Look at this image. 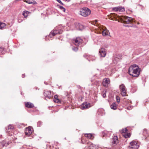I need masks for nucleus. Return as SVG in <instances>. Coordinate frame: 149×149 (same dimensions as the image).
Returning <instances> with one entry per match:
<instances>
[{
  "label": "nucleus",
  "mask_w": 149,
  "mask_h": 149,
  "mask_svg": "<svg viewBox=\"0 0 149 149\" xmlns=\"http://www.w3.org/2000/svg\"><path fill=\"white\" fill-rule=\"evenodd\" d=\"M72 49L73 51H77L78 50V48L77 47H73Z\"/></svg>",
  "instance_id": "33"
},
{
  "label": "nucleus",
  "mask_w": 149,
  "mask_h": 149,
  "mask_svg": "<svg viewBox=\"0 0 149 149\" xmlns=\"http://www.w3.org/2000/svg\"><path fill=\"white\" fill-rule=\"evenodd\" d=\"M29 13V12L27 11H24L23 12L22 15L25 18H26L28 16Z\"/></svg>",
  "instance_id": "20"
},
{
  "label": "nucleus",
  "mask_w": 149,
  "mask_h": 149,
  "mask_svg": "<svg viewBox=\"0 0 149 149\" xmlns=\"http://www.w3.org/2000/svg\"><path fill=\"white\" fill-rule=\"evenodd\" d=\"M119 88L120 91V94L122 96H127V89L123 84H122L120 85Z\"/></svg>",
  "instance_id": "4"
},
{
  "label": "nucleus",
  "mask_w": 149,
  "mask_h": 149,
  "mask_svg": "<svg viewBox=\"0 0 149 149\" xmlns=\"http://www.w3.org/2000/svg\"><path fill=\"white\" fill-rule=\"evenodd\" d=\"M110 83V80L109 78H105L103 80V84L105 87L108 86V85Z\"/></svg>",
  "instance_id": "12"
},
{
  "label": "nucleus",
  "mask_w": 149,
  "mask_h": 149,
  "mask_svg": "<svg viewBox=\"0 0 149 149\" xmlns=\"http://www.w3.org/2000/svg\"><path fill=\"white\" fill-rule=\"evenodd\" d=\"M119 60L118 58H117V57H116L114 58V60H113V62L115 63H116V62H117Z\"/></svg>",
  "instance_id": "27"
},
{
  "label": "nucleus",
  "mask_w": 149,
  "mask_h": 149,
  "mask_svg": "<svg viewBox=\"0 0 149 149\" xmlns=\"http://www.w3.org/2000/svg\"><path fill=\"white\" fill-rule=\"evenodd\" d=\"M102 33L103 36H108L110 34L109 31L107 29H103L102 32Z\"/></svg>",
  "instance_id": "16"
},
{
  "label": "nucleus",
  "mask_w": 149,
  "mask_h": 149,
  "mask_svg": "<svg viewBox=\"0 0 149 149\" xmlns=\"http://www.w3.org/2000/svg\"><path fill=\"white\" fill-rule=\"evenodd\" d=\"M37 3L34 0L31 1L30 4H36Z\"/></svg>",
  "instance_id": "30"
},
{
  "label": "nucleus",
  "mask_w": 149,
  "mask_h": 149,
  "mask_svg": "<svg viewBox=\"0 0 149 149\" xmlns=\"http://www.w3.org/2000/svg\"><path fill=\"white\" fill-rule=\"evenodd\" d=\"M95 21L96 22H97V20H96Z\"/></svg>",
  "instance_id": "45"
},
{
  "label": "nucleus",
  "mask_w": 149,
  "mask_h": 149,
  "mask_svg": "<svg viewBox=\"0 0 149 149\" xmlns=\"http://www.w3.org/2000/svg\"><path fill=\"white\" fill-rule=\"evenodd\" d=\"M137 24H139V22H138Z\"/></svg>",
  "instance_id": "43"
},
{
  "label": "nucleus",
  "mask_w": 149,
  "mask_h": 149,
  "mask_svg": "<svg viewBox=\"0 0 149 149\" xmlns=\"http://www.w3.org/2000/svg\"><path fill=\"white\" fill-rule=\"evenodd\" d=\"M25 2L29 4H30L31 1L30 0H25Z\"/></svg>",
  "instance_id": "37"
},
{
  "label": "nucleus",
  "mask_w": 149,
  "mask_h": 149,
  "mask_svg": "<svg viewBox=\"0 0 149 149\" xmlns=\"http://www.w3.org/2000/svg\"><path fill=\"white\" fill-rule=\"evenodd\" d=\"M110 16L115 19V20L118 21L119 22H123L125 24H129L133 21V18L127 16H117L115 13L111 14Z\"/></svg>",
  "instance_id": "1"
},
{
  "label": "nucleus",
  "mask_w": 149,
  "mask_h": 149,
  "mask_svg": "<svg viewBox=\"0 0 149 149\" xmlns=\"http://www.w3.org/2000/svg\"><path fill=\"white\" fill-rule=\"evenodd\" d=\"M127 128L123 129L121 130V132L123 134H124V133H126L127 132Z\"/></svg>",
  "instance_id": "25"
},
{
  "label": "nucleus",
  "mask_w": 149,
  "mask_h": 149,
  "mask_svg": "<svg viewBox=\"0 0 149 149\" xmlns=\"http://www.w3.org/2000/svg\"><path fill=\"white\" fill-rule=\"evenodd\" d=\"M22 77L23 78H24V74H22Z\"/></svg>",
  "instance_id": "40"
},
{
  "label": "nucleus",
  "mask_w": 149,
  "mask_h": 149,
  "mask_svg": "<svg viewBox=\"0 0 149 149\" xmlns=\"http://www.w3.org/2000/svg\"><path fill=\"white\" fill-rule=\"evenodd\" d=\"M86 143H87L88 145V147H89V149H96V146L93 144L91 143L86 142Z\"/></svg>",
  "instance_id": "14"
},
{
  "label": "nucleus",
  "mask_w": 149,
  "mask_h": 149,
  "mask_svg": "<svg viewBox=\"0 0 149 149\" xmlns=\"http://www.w3.org/2000/svg\"><path fill=\"white\" fill-rule=\"evenodd\" d=\"M92 106L91 105V104L89 103H88L87 102H85L83 103L81 105V109H88Z\"/></svg>",
  "instance_id": "8"
},
{
  "label": "nucleus",
  "mask_w": 149,
  "mask_h": 149,
  "mask_svg": "<svg viewBox=\"0 0 149 149\" xmlns=\"http://www.w3.org/2000/svg\"><path fill=\"white\" fill-rule=\"evenodd\" d=\"M44 95L45 97H47L48 99H50L52 97L51 92L50 91H45L44 93Z\"/></svg>",
  "instance_id": "13"
},
{
  "label": "nucleus",
  "mask_w": 149,
  "mask_h": 149,
  "mask_svg": "<svg viewBox=\"0 0 149 149\" xmlns=\"http://www.w3.org/2000/svg\"><path fill=\"white\" fill-rule=\"evenodd\" d=\"M59 3H60L61 5H63V4L62 3V2L60 0H56Z\"/></svg>",
  "instance_id": "36"
},
{
  "label": "nucleus",
  "mask_w": 149,
  "mask_h": 149,
  "mask_svg": "<svg viewBox=\"0 0 149 149\" xmlns=\"http://www.w3.org/2000/svg\"><path fill=\"white\" fill-rule=\"evenodd\" d=\"M141 70L139 66L136 64L130 66L128 70L129 74L134 77H138L139 75Z\"/></svg>",
  "instance_id": "2"
},
{
  "label": "nucleus",
  "mask_w": 149,
  "mask_h": 149,
  "mask_svg": "<svg viewBox=\"0 0 149 149\" xmlns=\"http://www.w3.org/2000/svg\"><path fill=\"white\" fill-rule=\"evenodd\" d=\"M106 50L104 48H101L99 50L100 56L101 57H104L106 55Z\"/></svg>",
  "instance_id": "9"
},
{
  "label": "nucleus",
  "mask_w": 149,
  "mask_h": 149,
  "mask_svg": "<svg viewBox=\"0 0 149 149\" xmlns=\"http://www.w3.org/2000/svg\"><path fill=\"white\" fill-rule=\"evenodd\" d=\"M111 20H113V18H111Z\"/></svg>",
  "instance_id": "42"
},
{
  "label": "nucleus",
  "mask_w": 149,
  "mask_h": 149,
  "mask_svg": "<svg viewBox=\"0 0 149 149\" xmlns=\"http://www.w3.org/2000/svg\"><path fill=\"white\" fill-rule=\"evenodd\" d=\"M75 25L76 28L77 29H79V30H81L84 29V26L82 25L79 23H76Z\"/></svg>",
  "instance_id": "15"
},
{
  "label": "nucleus",
  "mask_w": 149,
  "mask_h": 149,
  "mask_svg": "<svg viewBox=\"0 0 149 149\" xmlns=\"http://www.w3.org/2000/svg\"><path fill=\"white\" fill-rule=\"evenodd\" d=\"M146 130H144V132H145V131L146 132Z\"/></svg>",
  "instance_id": "44"
},
{
  "label": "nucleus",
  "mask_w": 149,
  "mask_h": 149,
  "mask_svg": "<svg viewBox=\"0 0 149 149\" xmlns=\"http://www.w3.org/2000/svg\"><path fill=\"white\" fill-rule=\"evenodd\" d=\"M3 50V48L2 47H0V53H1Z\"/></svg>",
  "instance_id": "34"
},
{
  "label": "nucleus",
  "mask_w": 149,
  "mask_h": 149,
  "mask_svg": "<svg viewBox=\"0 0 149 149\" xmlns=\"http://www.w3.org/2000/svg\"><path fill=\"white\" fill-rule=\"evenodd\" d=\"M6 26V24L4 23H2L0 22V29H4Z\"/></svg>",
  "instance_id": "21"
},
{
  "label": "nucleus",
  "mask_w": 149,
  "mask_h": 149,
  "mask_svg": "<svg viewBox=\"0 0 149 149\" xmlns=\"http://www.w3.org/2000/svg\"><path fill=\"white\" fill-rule=\"evenodd\" d=\"M91 13V10L87 8H84L81 9L80 10V14L84 17H85L88 16Z\"/></svg>",
  "instance_id": "3"
},
{
  "label": "nucleus",
  "mask_w": 149,
  "mask_h": 149,
  "mask_svg": "<svg viewBox=\"0 0 149 149\" xmlns=\"http://www.w3.org/2000/svg\"><path fill=\"white\" fill-rule=\"evenodd\" d=\"M42 124V122L41 121H39L37 123V125L38 127H40Z\"/></svg>",
  "instance_id": "29"
},
{
  "label": "nucleus",
  "mask_w": 149,
  "mask_h": 149,
  "mask_svg": "<svg viewBox=\"0 0 149 149\" xmlns=\"http://www.w3.org/2000/svg\"><path fill=\"white\" fill-rule=\"evenodd\" d=\"M111 108L115 110L117 108V107L116 106V104L114 103L111 105Z\"/></svg>",
  "instance_id": "23"
},
{
  "label": "nucleus",
  "mask_w": 149,
  "mask_h": 149,
  "mask_svg": "<svg viewBox=\"0 0 149 149\" xmlns=\"http://www.w3.org/2000/svg\"><path fill=\"white\" fill-rule=\"evenodd\" d=\"M124 26H127V27H132V26H131V25H128V24H125V25H124Z\"/></svg>",
  "instance_id": "39"
},
{
  "label": "nucleus",
  "mask_w": 149,
  "mask_h": 149,
  "mask_svg": "<svg viewBox=\"0 0 149 149\" xmlns=\"http://www.w3.org/2000/svg\"><path fill=\"white\" fill-rule=\"evenodd\" d=\"M71 0H65V1H70Z\"/></svg>",
  "instance_id": "41"
},
{
  "label": "nucleus",
  "mask_w": 149,
  "mask_h": 149,
  "mask_svg": "<svg viewBox=\"0 0 149 149\" xmlns=\"http://www.w3.org/2000/svg\"><path fill=\"white\" fill-rule=\"evenodd\" d=\"M6 144V142L3 141L0 143V148L4 146Z\"/></svg>",
  "instance_id": "22"
},
{
  "label": "nucleus",
  "mask_w": 149,
  "mask_h": 149,
  "mask_svg": "<svg viewBox=\"0 0 149 149\" xmlns=\"http://www.w3.org/2000/svg\"><path fill=\"white\" fill-rule=\"evenodd\" d=\"M106 91H105L103 95V97L104 98H105L106 97Z\"/></svg>",
  "instance_id": "35"
},
{
  "label": "nucleus",
  "mask_w": 149,
  "mask_h": 149,
  "mask_svg": "<svg viewBox=\"0 0 149 149\" xmlns=\"http://www.w3.org/2000/svg\"><path fill=\"white\" fill-rule=\"evenodd\" d=\"M113 140L112 143L114 144H116L118 143V138L116 136H115L113 138Z\"/></svg>",
  "instance_id": "17"
},
{
  "label": "nucleus",
  "mask_w": 149,
  "mask_h": 149,
  "mask_svg": "<svg viewBox=\"0 0 149 149\" xmlns=\"http://www.w3.org/2000/svg\"><path fill=\"white\" fill-rule=\"evenodd\" d=\"M25 104V106L28 108H31L34 107L33 104L30 102H27Z\"/></svg>",
  "instance_id": "18"
},
{
  "label": "nucleus",
  "mask_w": 149,
  "mask_h": 149,
  "mask_svg": "<svg viewBox=\"0 0 149 149\" xmlns=\"http://www.w3.org/2000/svg\"><path fill=\"white\" fill-rule=\"evenodd\" d=\"M54 102H57L58 103H59L61 102L60 100L58 99L55 100L54 101Z\"/></svg>",
  "instance_id": "32"
},
{
  "label": "nucleus",
  "mask_w": 149,
  "mask_h": 149,
  "mask_svg": "<svg viewBox=\"0 0 149 149\" xmlns=\"http://www.w3.org/2000/svg\"><path fill=\"white\" fill-rule=\"evenodd\" d=\"M54 99L56 100H57V99H58V96L57 95H55L54 96Z\"/></svg>",
  "instance_id": "38"
},
{
  "label": "nucleus",
  "mask_w": 149,
  "mask_h": 149,
  "mask_svg": "<svg viewBox=\"0 0 149 149\" xmlns=\"http://www.w3.org/2000/svg\"><path fill=\"white\" fill-rule=\"evenodd\" d=\"M139 147L138 144L134 141H132L130 143L128 146L129 149H137Z\"/></svg>",
  "instance_id": "5"
},
{
  "label": "nucleus",
  "mask_w": 149,
  "mask_h": 149,
  "mask_svg": "<svg viewBox=\"0 0 149 149\" xmlns=\"http://www.w3.org/2000/svg\"><path fill=\"white\" fill-rule=\"evenodd\" d=\"M123 135L125 138H129L130 137V134H126V133H124V134H123Z\"/></svg>",
  "instance_id": "24"
},
{
  "label": "nucleus",
  "mask_w": 149,
  "mask_h": 149,
  "mask_svg": "<svg viewBox=\"0 0 149 149\" xmlns=\"http://www.w3.org/2000/svg\"><path fill=\"white\" fill-rule=\"evenodd\" d=\"M60 9L62 10L63 12H65V9L62 6H60Z\"/></svg>",
  "instance_id": "28"
},
{
  "label": "nucleus",
  "mask_w": 149,
  "mask_h": 149,
  "mask_svg": "<svg viewBox=\"0 0 149 149\" xmlns=\"http://www.w3.org/2000/svg\"><path fill=\"white\" fill-rule=\"evenodd\" d=\"M117 102L118 103H119L120 102V99L119 97L118 96H116V97Z\"/></svg>",
  "instance_id": "31"
},
{
  "label": "nucleus",
  "mask_w": 149,
  "mask_h": 149,
  "mask_svg": "<svg viewBox=\"0 0 149 149\" xmlns=\"http://www.w3.org/2000/svg\"><path fill=\"white\" fill-rule=\"evenodd\" d=\"M82 40L79 37H77L73 39L72 42L77 46H78L82 42Z\"/></svg>",
  "instance_id": "7"
},
{
  "label": "nucleus",
  "mask_w": 149,
  "mask_h": 149,
  "mask_svg": "<svg viewBox=\"0 0 149 149\" xmlns=\"http://www.w3.org/2000/svg\"><path fill=\"white\" fill-rule=\"evenodd\" d=\"M14 127L11 125H9L7 127L8 130L13 129Z\"/></svg>",
  "instance_id": "26"
},
{
  "label": "nucleus",
  "mask_w": 149,
  "mask_h": 149,
  "mask_svg": "<svg viewBox=\"0 0 149 149\" xmlns=\"http://www.w3.org/2000/svg\"><path fill=\"white\" fill-rule=\"evenodd\" d=\"M85 137L90 139H93L94 138L91 134H85Z\"/></svg>",
  "instance_id": "19"
},
{
  "label": "nucleus",
  "mask_w": 149,
  "mask_h": 149,
  "mask_svg": "<svg viewBox=\"0 0 149 149\" xmlns=\"http://www.w3.org/2000/svg\"><path fill=\"white\" fill-rule=\"evenodd\" d=\"M32 132V130L30 127L26 128L25 130V134L26 136L30 135Z\"/></svg>",
  "instance_id": "10"
},
{
  "label": "nucleus",
  "mask_w": 149,
  "mask_h": 149,
  "mask_svg": "<svg viewBox=\"0 0 149 149\" xmlns=\"http://www.w3.org/2000/svg\"><path fill=\"white\" fill-rule=\"evenodd\" d=\"M63 31L62 30L60 29H58V30H57L56 29H54L51 32L49 36L50 37H52V36H54L56 34H61L62 33Z\"/></svg>",
  "instance_id": "6"
},
{
  "label": "nucleus",
  "mask_w": 149,
  "mask_h": 149,
  "mask_svg": "<svg viewBox=\"0 0 149 149\" xmlns=\"http://www.w3.org/2000/svg\"><path fill=\"white\" fill-rule=\"evenodd\" d=\"M112 9L115 11L123 12L125 10V8L124 7L120 6L113 8Z\"/></svg>",
  "instance_id": "11"
}]
</instances>
